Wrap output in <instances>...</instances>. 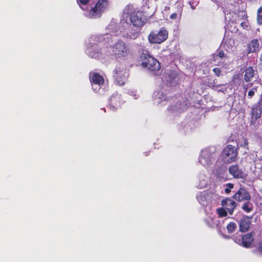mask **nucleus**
Listing matches in <instances>:
<instances>
[{"label":"nucleus","mask_w":262,"mask_h":262,"mask_svg":"<svg viewBox=\"0 0 262 262\" xmlns=\"http://www.w3.org/2000/svg\"><path fill=\"white\" fill-rule=\"evenodd\" d=\"M129 76V70L125 67H117L113 71L115 83L119 86L124 85Z\"/></svg>","instance_id":"nucleus-1"},{"label":"nucleus","mask_w":262,"mask_h":262,"mask_svg":"<svg viewBox=\"0 0 262 262\" xmlns=\"http://www.w3.org/2000/svg\"><path fill=\"white\" fill-rule=\"evenodd\" d=\"M168 32L165 27L160 29L158 33L151 31L149 33L148 39L151 43H161L168 38Z\"/></svg>","instance_id":"nucleus-2"},{"label":"nucleus","mask_w":262,"mask_h":262,"mask_svg":"<svg viewBox=\"0 0 262 262\" xmlns=\"http://www.w3.org/2000/svg\"><path fill=\"white\" fill-rule=\"evenodd\" d=\"M108 6L107 0H98L96 5L89 12V16L92 18L100 17Z\"/></svg>","instance_id":"nucleus-3"},{"label":"nucleus","mask_w":262,"mask_h":262,"mask_svg":"<svg viewBox=\"0 0 262 262\" xmlns=\"http://www.w3.org/2000/svg\"><path fill=\"white\" fill-rule=\"evenodd\" d=\"M237 156V152L236 148L230 145L226 146L222 153L223 160L226 163H230L235 161Z\"/></svg>","instance_id":"nucleus-4"},{"label":"nucleus","mask_w":262,"mask_h":262,"mask_svg":"<svg viewBox=\"0 0 262 262\" xmlns=\"http://www.w3.org/2000/svg\"><path fill=\"white\" fill-rule=\"evenodd\" d=\"M113 52L116 58L125 57L128 55V49L125 43L121 40H118L115 44Z\"/></svg>","instance_id":"nucleus-5"},{"label":"nucleus","mask_w":262,"mask_h":262,"mask_svg":"<svg viewBox=\"0 0 262 262\" xmlns=\"http://www.w3.org/2000/svg\"><path fill=\"white\" fill-rule=\"evenodd\" d=\"M129 20L134 27H141L145 24L146 19L141 12L137 11L130 14Z\"/></svg>","instance_id":"nucleus-6"},{"label":"nucleus","mask_w":262,"mask_h":262,"mask_svg":"<svg viewBox=\"0 0 262 262\" xmlns=\"http://www.w3.org/2000/svg\"><path fill=\"white\" fill-rule=\"evenodd\" d=\"M213 155V153L208 149L202 150L199 159L200 163L206 167L209 166L214 161Z\"/></svg>","instance_id":"nucleus-7"},{"label":"nucleus","mask_w":262,"mask_h":262,"mask_svg":"<svg viewBox=\"0 0 262 262\" xmlns=\"http://www.w3.org/2000/svg\"><path fill=\"white\" fill-rule=\"evenodd\" d=\"M139 61L141 66H156L157 63L160 66V62L148 53H142L140 54Z\"/></svg>","instance_id":"nucleus-8"},{"label":"nucleus","mask_w":262,"mask_h":262,"mask_svg":"<svg viewBox=\"0 0 262 262\" xmlns=\"http://www.w3.org/2000/svg\"><path fill=\"white\" fill-rule=\"evenodd\" d=\"M89 77L92 85L95 84L98 85L100 87L104 83V81L103 76L98 73H90Z\"/></svg>","instance_id":"nucleus-9"},{"label":"nucleus","mask_w":262,"mask_h":262,"mask_svg":"<svg viewBox=\"0 0 262 262\" xmlns=\"http://www.w3.org/2000/svg\"><path fill=\"white\" fill-rule=\"evenodd\" d=\"M121 95L118 93L113 94L110 98V105L113 107H118L123 103Z\"/></svg>","instance_id":"nucleus-10"},{"label":"nucleus","mask_w":262,"mask_h":262,"mask_svg":"<svg viewBox=\"0 0 262 262\" xmlns=\"http://www.w3.org/2000/svg\"><path fill=\"white\" fill-rule=\"evenodd\" d=\"M177 76V73L174 71H169L168 72L164 74V77L167 83L171 86H174L178 83L176 80Z\"/></svg>","instance_id":"nucleus-11"},{"label":"nucleus","mask_w":262,"mask_h":262,"mask_svg":"<svg viewBox=\"0 0 262 262\" xmlns=\"http://www.w3.org/2000/svg\"><path fill=\"white\" fill-rule=\"evenodd\" d=\"M229 172L230 174L235 178H243L245 177V174L241 169H239L238 166L237 165H233L230 166Z\"/></svg>","instance_id":"nucleus-12"},{"label":"nucleus","mask_w":262,"mask_h":262,"mask_svg":"<svg viewBox=\"0 0 262 262\" xmlns=\"http://www.w3.org/2000/svg\"><path fill=\"white\" fill-rule=\"evenodd\" d=\"M221 205L230 214L232 213L236 206V204L234 201L228 199L223 200L221 202Z\"/></svg>","instance_id":"nucleus-13"},{"label":"nucleus","mask_w":262,"mask_h":262,"mask_svg":"<svg viewBox=\"0 0 262 262\" xmlns=\"http://www.w3.org/2000/svg\"><path fill=\"white\" fill-rule=\"evenodd\" d=\"M233 198L237 201H243L249 200L250 196L245 189L241 188L234 195Z\"/></svg>","instance_id":"nucleus-14"},{"label":"nucleus","mask_w":262,"mask_h":262,"mask_svg":"<svg viewBox=\"0 0 262 262\" xmlns=\"http://www.w3.org/2000/svg\"><path fill=\"white\" fill-rule=\"evenodd\" d=\"M88 53L90 57L95 59H98L101 56V52L97 45L91 46V47L88 49Z\"/></svg>","instance_id":"nucleus-15"},{"label":"nucleus","mask_w":262,"mask_h":262,"mask_svg":"<svg viewBox=\"0 0 262 262\" xmlns=\"http://www.w3.org/2000/svg\"><path fill=\"white\" fill-rule=\"evenodd\" d=\"M259 44L257 39H253L247 45V52L248 53L256 52L259 50Z\"/></svg>","instance_id":"nucleus-16"},{"label":"nucleus","mask_w":262,"mask_h":262,"mask_svg":"<svg viewBox=\"0 0 262 262\" xmlns=\"http://www.w3.org/2000/svg\"><path fill=\"white\" fill-rule=\"evenodd\" d=\"M250 225V219L248 217H243L239 223L240 230L242 232L247 231L249 229Z\"/></svg>","instance_id":"nucleus-17"},{"label":"nucleus","mask_w":262,"mask_h":262,"mask_svg":"<svg viewBox=\"0 0 262 262\" xmlns=\"http://www.w3.org/2000/svg\"><path fill=\"white\" fill-rule=\"evenodd\" d=\"M261 114V107L259 103L254 105L251 110L252 118L257 120L260 118Z\"/></svg>","instance_id":"nucleus-18"},{"label":"nucleus","mask_w":262,"mask_h":262,"mask_svg":"<svg viewBox=\"0 0 262 262\" xmlns=\"http://www.w3.org/2000/svg\"><path fill=\"white\" fill-rule=\"evenodd\" d=\"M146 68L147 72L151 75L158 76L162 74L163 70L161 69V67H144Z\"/></svg>","instance_id":"nucleus-19"},{"label":"nucleus","mask_w":262,"mask_h":262,"mask_svg":"<svg viewBox=\"0 0 262 262\" xmlns=\"http://www.w3.org/2000/svg\"><path fill=\"white\" fill-rule=\"evenodd\" d=\"M253 241L252 235L251 233L247 234L242 237V245L245 247H249Z\"/></svg>","instance_id":"nucleus-20"},{"label":"nucleus","mask_w":262,"mask_h":262,"mask_svg":"<svg viewBox=\"0 0 262 262\" xmlns=\"http://www.w3.org/2000/svg\"><path fill=\"white\" fill-rule=\"evenodd\" d=\"M254 75V71L251 67L247 68L245 71V74L244 76L245 80L248 82L250 81L251 78Z\"/></svg>","instance_id":"nucleus-21"},{"label":"nucleus","mask_w":262,"mask_h":262,"mask_svg":"<svg viewBox=\"0 0 262 262\" xmlns=\"http://www.w3.org/2000/svg\"><path fill=\"white\" fill-rule=\"evenodd\" d=\"M198 179L197 187L200 188H205L207 185V180L205 177L204 176H200Z\"/></svg>","instance_id":"nucleus-22"},{"label":"nucleus","mask_w":262,"mask_h":262,"mask_svg":"<svg viewBox=\"0 0 262 262\" xmlns=\"http://www.w3.org/2000/svg\"><path fill=\"white\" fill-rule=\"evenodd\" d=\"M224 207L217 209L216 212L219 216L221 217H225L227 215V212Z\"/></svg>","instance_id":"nucleus-23"},{"label":"nucleus","mask_w":262,"mask_h":262,"mask_svg":"<svg viewBox=\"0 0 262 262\" xmlns=\"http://www.w3.org/2000/svg\"><path fill=\"white\" fill-rule=\"evenodd\" d=\"M180 104L177 102L175 105H171L169 106L168 108V110L171 112H174L176 111H178L179 106Z\"/></svg>","instance_id":"nucleus-24"},{"label":"nucleus","mask_w":262,"mask_h":262,"mask_svg":"<svg viewBox=\"0 0 262 262\" xmlns=\"http://www.w3.org/2000/svg\"><path fill=\"white\" fill-rule=\"evenodd\" d=\"M236 228V225L235 223L231 222L229 223L227 227V230L229 232H232Z\"/></svg>","instance_id":"nucleus-25"},{"label":"nucleus","mask_w":262,"mask_h":262,"mask_svg":"<svg viewBox=\"0 0 262 262\" xmlns=\"http://www.w3.org/2000/svg\"><path fill=\"white\" fill-rule=\"evenodd\" d=\"M257 22L259 24L262 23V7H260L257 11Z\"/></svg>","instance_id":"nucleus-26"},{"label":"nucleus","mask_w":262,"mask_h":262,"mask_svg":"<svg viewBox=\"0 0 262 262\" xmlns=\"http://www.w3.org/2000/svg\"><path fill=\"white\" fill-rule=\"evenodd\" d=\"M248 144H249V143L248 142L247 139L246 138H244V139H242V141L240 146L248 150L249 149Z\"/></svg>","instance_id":"nucleus-27"},{"label":"nucleus","mask_w":262,"mask_h":262,"mask_svg":"<svg viewBox=\"0 0 262 262\" xmlns=\"http://www.w3.org/2000/svg\"><path fill=\"white\" fill-rule=\"evenodd\" d=\"M233 188V185L231 183H228L226 185V187L225 189V191L227 193H229L231 191V189Z\"/></svg>","instance_id":"nucleus-28"},{"label":"nucleus","mask_w":262,"mask_h":262,"mask_svg":"<svg viewBox=\"0 0 262 262\" xmlns=\"http://www.w3.org/2000/svg\"><path fill=\"white\" fill-rule=\"evenodd\" d=\"M256 248L259 253L260 255H262V242H260L257 244Z\"/></svg>","instance_id":"nucleus-29"},{"label":"nucleus","mask_w":262,"mask_h":262,"mask_svg":"<svg viewBox=\"0 0 262 262\" xmlns=\"http://www.w3.org/2000/svg\"><path fill=\"white\" fill-rule=\"evenodd\" d=\"M158 98L161 99H162V100H165L166 99V96L162 92L158 93Z\"/></svg>","instance_id":"nucleus-30"},{"label":"nucleus","mask_w":262,"mask_h":262,"mask_svg":"<svg viewBox=\"0 0 262 262\" xmlns=\"http://www.w3.org/2000/svg\"><path fill=\"white\" fill-rule=\"evenodd\" d=\"M256 89L255 88H254V89H252V90H251L249 92H248V96L251 98L255 94V92L256 91Z\"/></svg>","instance_id":"nucleus-31"},{"label":"nucleus","mask_w":262,"mask_h":262,"mask_svg":"<svg viewBox=\"0 0 262 262\" xmlns=\"http://www.w3.org/2000/svg\"><path fill=\"white\" fill-rule=\"evenodd\" d=\"M216 56L220 58H222L224 56V53L222 51H217Z\"/></svg>","instance_id":"nucleus-32"},{"label":"nucleus","mask_w":262,"mask_h":262,"mask_svg":"<svg viewBox=\"0 0 262 262\" xmlns=\"http://www.w3.org/2000/svg\"><path fill=\"white\" fill-rule=\"evenodd\" d=\"M213 71L217 76L220 75V74L221 72V70L220 68H215L213 69Z\"/></svg>","instance_id":"nucleus-33"},{"label":"nucleus","mask_w":262,"mask_h":262,"mask_svg":"<svg viewBox=\"0 0 262 262\" xmlns=\"http://www.w3.org/2000/svg\"><path fill=\"white\" fill-rule=\"evenodd\" d=\"M177 14L176 13H173L171 14L169 16V18L171 19H175L177 18Z\"/></svg>","instance_id":"nucleus-34"},{"label":"nucleus","mask_w":262,"mask_h":262,"mask_svg":"<svg viewBox=\"0 0 262 262\" xmlns=\"http://www.w3.org/2000/svg\"><path fill=\"white\" fill-rule=\"evenodd\" d=\"M79 1L81 4H84V5L86 4L89 1V0H79Z\"/></svg>","instance_id":"nucleus-35"},{"label":"nucleus","mask_w":262,"mask_h":262,"mask_svg":"<svg viewBox=\"0 0 262 262\" xmlns=\"http://www.w3.org/2000/svg\"><path fill=\"white\" fill-rule=\"evenodd\" d=\"M243 208L244 210H246L248 212H249L250 210V209H248V208L247 207V205L243 206Z\"/></svg>","instance_id":"nucleus-36"},{"label":"nucleus","mask_w":262,"mask_h":262,"mask_svg":"<svg viewBox=\"0 0 262 262\" xmlns=\"http://www.w3.org/2000/svg\"><path fill=\"white\" fill-rule=\"evenodd\" d=\"M260 59H261V60L262 61V54H261V55Z\"/></svg>","instance_id":"nucleus-37"}]
</instances>
